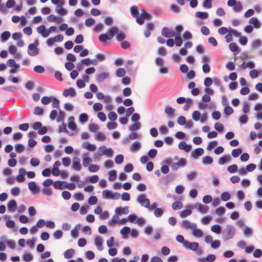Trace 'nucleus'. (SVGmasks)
I'll list each match as a JSON object with an SVG mask.
<instances>
[{"label": "nucleus", "instance_id": "obj_32", "mask_svg": "<svg viewBox=\"0 0 262 262\" xmlns=\"http://www.w3.org/2000/svg\"><path fill=\"white\" fill-rule=\"evenodd\" d=\"M75 254V250L73 249H69L64 252V257L66 259L71 258Z\"/></svg>", "mask_w": 262, "mask_h": 262}, {"label": "nucleus", "instance_id": "obj_36", "mask_svg": "<svg viewBox=\"0 0 262 262\" xmlns=\"http://www.w3.org/2000/svg\"><path fill=\"white\" fill-rule=\"evenodd\" d=\"M242 230L243 231L244 235L246 236H250L252 235L253 233L252 229L250 228L247 226H245L244 228H243Z\"/></svg>", "mask_w": 262, "mask_h": 262}, {"label": "nucleus", "instance_id": "obj_57", "mask_svg": "<svg viewBox=\"0 0 262 262\" xmlns=\"http://www.w3.org/2000/svg\"><path fill=\"white\" fill-rule=\"evenodd\" d=\"M112 192L109 190L106 189L103 191L102 195L104 199H111Z\"/></svg>", "mask_w": 262, "mask_h": 262}, {"label": "nucleus", "instance_id": "obj_50", "mask_svg": "<svg viewBox=\"0 0 262 262\" xmlns=\"http://www.w3.org/2000/svg\"><path fill=\"white\" fill-rule=\"evenodd\" d=\"M191 213H192V211L191 210L185 209V210H182L180 212V216L182 218H185V217L188 216V215H190L191 214Z\"/></svg>", "mask_w": 262, "mask_h": 262}, {"label": "nucleus", "instance_id": "obj_47", "mask_svg": "<svg viewBox=\"0 0 262 262\" xmlns=\"http://www.w3.org/2000/svg\"><path fill=\"white\" fill-rule=\"evenodd\" d=\"M109 180L110 181H114L117 177V171L116 170H112L108 172Z\"/></svg>", "mask_w": 262, "mask_h": 262}, {"label": "nucleus", "instance_id": "obj_28", "mask_svg": "<svg viewBox=\"0 0 262 262\" xmlns=\"http://www.w3.org/2000/svg\"><path fill=\"white\" fill-rule=\"evenodd\" d=\"M23 259L26 262H30L33 260V256L31 253L25 251L23 255Z\"/></svg>", "mask_w": 262, "mask_h": 262}, {"label": "nucleus", "instance_id": "obj_56", "mask_svg": "<svg viewBox=\"0 0 262 262\" xmlns=\"http://www.w3.org/2000/svg\"><path fill=\"white\" fill-rule=\"evenodd\" d=\"M229 48L232 52H235L238 51V47L235 42L231 43L229 46Z\"/></svg>", "mask_w": 262, "mask_h": 262}, {"label": "nucleus", "instance_id": "obj_26", "mask_svg": "<svg viewBox=\"0 0 262 262\" xmlns=\"http://www.w3.org/2000/svg\"><path fill=\"white\" fill-rule=\"evenodd\" d=\"M109 76V74L107 72L100 73L97 76L96 80L97 82H101L104 79L107 78Z\"/></svg>", "mask_w": 262, "mask_h": 262}, {"label": "nucleus", "instance_id": "obj_46", "mask_svg": "<svg viewBox=\"0 0 262 262\" xmlns=\"http://www.w3.org/2000/svg\"><path fill=\"white\" fill-rule=\"evenodd\" d=\"M243 9V6L240 2H237L233 8V10L235 12H239Z\"/></svg>", "mask_w": 262, "mask_h": 262}, {"label": "nucleus", "instance_id": "obj_22", "mask_svg": "<svg viewBox=\"0 0 262 262\" xmlns=\"http://www.w3.org/2000/svg\"><path fill=\"white\" fill-rule=\"evenodd\" d=\"M82 147L92 151L95 150L96 148V146L94 144H92L88 141L84 142L82 144Z\"/></svg>", "mask_w": 262, "mask_h": 262}, {"label": "nucleus", "instance_id": "obj_42", "mask_svg": "<svg viewBox=\"0 0 262 262\" xmlns=\"http://www.w3.org/2000/svg\"><path fill=\"white\" fill-rule=\"evenodd\" d=\"M213 162L212 158L210 156H205L203 158L202 163L204 165H210Z\"/></svg>", "mask_w": 262, "mask_h": 262}, {"label": "nucleus", "instance_id": "obj_59", "mask_svg": "<svg viewBox=\"0 0 262 262\" xmlns=\"http://www.w3.org/2000/svg\"><path fill=\"white\" fill-rule=\"evenodd\" d=\"M242 152V149L241 148L234 149L232 151V156L234 158L238 157L240 154Z\"/></svg>", "mask_w": 262, "mask_h": 262}, {"label": "nucleus", "instance_id": "obj_52", "mask_svg": "<svg viewBox=\"0 0 262 262\" xmlns=\"http://www.w3.org/2000/svg\"><path fill=\"white\" fill-rule=\"evenodd\" d=\"M65 115H66L65 113L59 109V115L57 117V118H56L57 121V122L62 121V123H63V120L65 117Z\"/></svg>", "mask_w": 262, "mask_h": 262}, {"label": "nucleus", "instance_id": "obj_48", "mask_svg": "<svg viewBox=\"0 0 262 262\" xmlns=\"http://www.w3.org/2000/svg\"><path fill=\"white\" fill-rule=\"evenodd\" d=\"M141 126L140 122H135L132 125L130 126L129 129L131 131L137 130L140 128Z\"/></svg>", "mask_w": 262, "mask_h": 262}, {"label": "nucleus", "instance_id": "obj_45", "mask_svg": "<svg viewBox=\"0 0 262 262\" xmlns=\"http://www.w3.org/2000/svg\"><path fill=\"white\" fill-rule=\"evenodd\" d=\"M130 232V228L129 227H124L120 231V233L123 235L124 238H126L125 236Z\"/></svg>", "mask_w": 262, "mask_h": 262}, {"label": "nucleus", "instance_id": "obj_41", "mask_svg": "<svg viewBox=\"0 0 262 262\" xmlns=\"http://www.w3.org/2000/svg\"><path fill=\"white\" fill-rule=\"evenodd\" d=\"M11 34L9 31H6L3 32L1 34L2 41H7L10 37Z\"/></svg>", "mask_w": 262, "mask_h": 262}, {"label": "nucleus", "instance_id": "obj_25", "mask_svg": "<svg viewBox=\"0 0 262 262\" xmlns=\"http://www.w3.org/2000/svg\"><path fill=\"white\" fill-rule=\"evenodd\" d=\"M95 244L99 251H102L103 249L102 239L100 237L97 236L95 238Z\"/></svg>", "mask_w": 262, "mask_h": 262}, {"label": "nucleus", "instance_id": "obj_18", "mask_svg": "<svg viewBox=\"0 0 262 262\" xmlns=\"http://www.w3.org/2000/svg\"><path fill=\"white\" fill-rule=\"evenodd\" d=\"M115 212L119 215L127 214L129 213L128 207L125 206L124 207H119L116 208Z\"/></svg>", "mask_w": 262, "mask_h": 262}, {"label": "nucleus", "instance_id": "obj_13", "mask_svg": "<svg viewBox=\"0 0 262 262\" xmlns=\"http://www.w3.org/2000/svg\"><path fill=\"white\" fill-rule=\"evenodd\" d=\"M89 153H84L82 155V165L84 167H86L92 162V159L88 157Z\"/></svg>", "mask_w": 262, "mask_h": 262}, {"label": "nucleus", "instance_id": "obj_15", "mask_svg": "<svg viewBox=\"0 0 262 262\" xmlns=\"http://www.w3.org/2000/svg\"><path fill=\"white\" fill-rule=\"evenodd\" d=\"M195 223H191L186 220H183L181 222L182 227L186 229H190L192 230V228H195Z\"/></svg>", "mask_w": 262, "mask_h": 262}, {"label": "nucleus", "instance_id": "obj_58", "mask_svg": "<svg viewBox=\"0 0 262 262\" xmlns=\"http://www.w3.org/2000/svg\"><path fill=\"white\" fill-rule=\"evenodd\" d=\"M88 120V115L85 113H82L79 116V121L81 123H85Z\"/></svg>", "mask_w": 262, "mask_h": 262}, {"label": "nucleus", "instance_id": "obj_19", "mask_svg": "<svg viewBox=\"0 0 262 262\" xmlns=\"http://www.w3.org/2000/svg\"><path fill=\"white\" fill-rule=\"evenodd\" d=\"M174 177V175L173 174H169L165 177H163L161 180L160 182L164 185H167L168 183L172 181Z\"/></svg>", "mask_w": 262, "mask_h": 262}, {"label": "nucleus", "instance_id": "obj_44", "mask_svg": "<svg viewBox=\"0 0 262 262\" xmlns=\"http://www.w3.org/2000/svg\"><path fill=\"white\" fill-rule=\"evenodd\" d=\"M95 139L98 141H104L105 140V136L101 132H97L95 135Z\"/></svg>", "mask_w": 262, "mask_h": 262}, {"label": "nucleus", "instance_id": "obj_54", "mask_svg": "<svg viewBox=\"0 0 262 262\" xmlns=\"http://www.w3.org/2000/svg\"><path fill=\"white\" fill-rule=\"evenodd\" d=\"M124 160V157L122 155L119 154L116 156L115 161L117 164H121L123 163Z\"/></svg>", "mask_w": 262, "mask_h": 262}, {"label": "nucleus", "instance_id": "obj_1", "mask_svg": "<svg viewBox=\"0 0 262 262\" xmlns=\"http://www.w3.org/2000/svg\"><path fill=\"white\" fill-rule=\"evenodd\" d=\"M116 33H117L116 39L118 41L123 40L126 37L125 34L123 31H119L117 27L113 26L109 29L105 33L101 34L99 36V40L100 42L105 43L107 40H111Z\"/></svg>", "mask_w": 262, "mask_h": 262}, {"label": "nucleus", "instance_id": "obj_4", "mask_svg": "<svg viewBox=\"0 0 262 262\" xmlns=\"http://www.w3.org/2000/svg\"><path fill=\"white\" fill-rule=\"evenodd\" d=\"M137 200L141 206L147 208L149 207L150 201L148 199L146 198V195L145 194L142 193L139 195Z\"/></svg>", "mask_w": 262, "mask_h": 262}, {"label": "nucleus", "instance_id": "obj_24", "mask_svg": "<svg viewBox=\"0 0 262 262\" xmlns=\"http://www.w3.org/2000/svg\"><path fill=\"white\" fill-rule=\"evenodd\" d=\"M37 31L38 33L41 34L43 37H47L48 36L47 30H46L44 25H40L37 28Z\"/></svg>", "mask_w": 262, "mask_h": 262}, {"label": "nucleus", "instance_id": "obj_16", "mask_svg": "<svg viewBox=\"0 0 262 262\" xmlns=\"http://www.w3.org/2000/svg\"><path fill=\"white\" fill-rule=\"evenodd\" d=\"M63 1H61L60 4L57 5L55 8V11L62 15H65L67 13V11L62 7Z\"/></svg>", "mask_w": 262, "mask_h": 262}, {"label": "nucleus", "instance_id": "obj_6", "mask_svg": "<svg viewBox=\"0 0 262 262\" xmlns=\"http://www.w3.org/2000/svg\"><path fill=\"white\" fill-rule=\"evenodd\" d=\"M184 246L186 249H190L192 251H195L199 247V245L196 242H189L188 241H185L184 243Z\"/></svg>", "mask_w": 262, "mask_h": 262}, {"label": "nucleus", "instance_id": "obj_12", "mask_svg": "<svg viewBox=\"0 0 262 262\" xmlns=\"http://www.w3.org/2000/svg\"><path fill=\"white\" fill-rule=\"evenodd\" d=\"M66 181H56L53 183V186L55 189L63 190L66 189Z\"/></svg>", "mask_w": 262, "mask_h": 262}, {"label": "nucleus", "instance_id": "obj_9", "mask_svg": "<svg viewBox=\"0 0 262 262\" xmlns=\"http://www.w3.org/2000/svg\"><path fill=\"white\" fill-rule=\"evenodd\" d=\"M72 168L74 170L79 171L81 169L80 159L78 157H74L72 161Z\"/></svg>", "mask_w": 262, "mask_h": 262}, {"label": "nucleus", "instance_id": "obj_49", "mask_svg": "<svg viewBox=\"0 0 262 262\" xmlns=\"http://www.w3.org/2000/svg\"><path fill=\"white\" fill-rule=\"evenodd\" d=\"M100 169L99 166L95 164H91L89 166V170L91 172H96Z\"/></svg>", "mask_w": 262, "mask_h": 262}, {"label": "nucleus", "instance_id": "obj_53", "mask_svg": "<svg viewBox=\"0 0 262 262\" xmlns=\"http://www.w3.org/2000/svg\"><path fill=\"white\" fill-rule=\"evenodd\" d=\"M106 147L105 146H101L99 148L97 152V154L98 156H101L105 155V152L106 150Z\"/></svg>", "mask_w": 262, "mask_h": 262}, {"label": "nucleus", "instance_id": "obj_20", "mask_svg": "<svg viewBox=\"0 0 262 262\" xmlns=\"http://www.w3.org/2000/svg\"><path fill=\"white\" fill-rule=\"evenodd\" d=\"M249 23L253 25V27L256 29L259 28L261 26V23L256 17L251 18L249 20Z\"/></svg>", "mask_w": 262, "mask_h": 262}, {"label": "nucleus", "instance_id": "obj_21", "mask_svg": "<svg viewBox=\"0 0 262 262\" xmlns=\"http://www.w3.org/2000/svg\"><path fill=\"white\" fill-rule=\"evenodd\" d=\"M11 216L9 215H6L4 219L6 221V226L9 228H13L15 227V222L12 220H10Z\"/></svg>", "mask_w": 262, "mask_h": 262}, {"label": "nucleus", "instance_id": "obj_55", "mask_svg": "<svg viewBox=\"0 0 262 262\" xmlns=\"http://www.w3.org/2000/svg\"><path fill=\"white\" fill-rule=\"evenodd\" d=\"M227 170L231 173H235L237 171V166L236 164L229 166L227 168Z\"/></svg>", "mask_w": 262, "mask_h": 262}, {"label": "nucleus", "instance_id": "obj_64", "mask_svg": "<svg viewBox=\"0 0 262 262\" xmlns=\"http://www.w3.org/2000/svg\"><path fill=\"white\" fill-rule=\"evenodd\" d=\"M34 71L37 73H43L45 71V68L43 66L38 65L34 68Z\"/></svg>", "mask_w": 262, "mask_h": 262}, {"label": "nucleus", "instance_id": "obj_30", "mask_svg": "<svg viewBox=\"0 0 262 262\" xmlns=\"http://www.w3.org/2000/svg\"><path fill=\"white\" fill-rule=\"evenodd\" d=\"M16 205V202L14 200H10L7 204L8 208L9 211L11 212H13L15 210V207Z\"/></svg>", "mask_w": 262, "mask_h": 262}, {"label": "nucleus", "instance_id": "obj_62", "mask_svg": "<svg viewBox=\"0 0 262 262\" xmlns=\"http://www.w3.org/2000/svg\"><path fill=\"white\" fill-rule=\"evenodd\" d=\"M62 235H63V232H62V231L61 230H56L53 233L54 237L55 239H60V238H61V237L62 236Z\"/></svg>", "mask_w": 262, "mask_h": 262}, {"label": "nucleus", "instance_id": "obj_34", "mask_svg": "<svg viewBox=\"0 0 262 262\" xmlns=\"http://www.w3.org/2000/svg\"><path fill=\"white\" fill-rule=\"evenodd\" d=\"M175 110L170 106H166L165 108V113L170 117H173Z\"/></svg>", "mask_w": 262, "mask_h": 262}, {"label": "nucleus", "instance_id": "obj_37", "mask_svg": "<svg viewBox=\"0 0 262 262\" xmlns=\"http://www.w3.org/2000/svg\"><path fill=\"white\" fill-rule=\"evenodd\" d=\"M80 224L77 225L73 229L71 230V234L74 238H77L78 235V230L80 229Z\"/></svg>", "mask_w": 262, "mask_h": 262}, {"label": "nucleus", "instance_id": "obj_43", "mask_svg": "<svg viewBox=\"0 0 262 262\" xmlns=\"http://www.w3.org/2000/svg\"><path fill=\"white\" fill-rule=\"evenodd\" d=\"M231 198V195L228 192H224L221 195V199L224 202L229 200Z\"/></svg>", "mask_w": 262, "mask_h": 262}, {"label": "nucleus", "instance_id": "obj_31", "mask_svg": "<svg viewBox=\"0 0 262 262\" xmlns=\"http://www.w3.org/2000/svg\"><path fill=\"white\" fill-rule=\"evenodd\" d=\"M141 148V144L139 141H135L133 143L130 147L132 151H136L139 150Z\"/></svg>", "mask_w": 262, "mask_h": 262}, {"label": "nucleus", "instance_id": "obj_29", "mask_svg": "<svg viewBox=\"0 0 262 262\" xmlns=\"http://www.w3.org/2000/svg\"><path fill=\"white\" fill-rule=\"evenodd\" d=\"M192 230L193 235L195 237H201L203 235V231L200 229H197L196 224H195V228H192Z\"/></svg>", "mask_w": 262, "mask_h": 262}, {"label": "nucleus", "instance_id": "obj_14", "mask_svg": "<svg viewBox=\"0 0 262 262\" xmlns=\"http://www.w3.org/2000/svg\"><path fill=\"white\" fill-rule=\"evenodd\" d=\"M63 95L67 97L68 96H70L72 97H74L76 95V92L75 90L73 88H70L68 89H66L63 91Z\"/></svg>", "mask_w": 262, "mask_h": 262}, {"label": "nucleus", "instance_id": "obj_17", "mask_svg": "<svg viewBox=\"0 0 262 262\" xmlns=\"http://www.w3.org/2000/svg\"><path fill=\"white\" fill-rule=\"evenodd\" d=\"M179 148L186 152H189L191 149V145L187 144L185 141H181L179 144Z\"/></svg>", "mask_w": 262, "mask_h": 262}, {"label": "nucleus", "instance_id": "obj_60", "mask_svg": "<svg viewBox=\"0 0 262 262\" xmlns=\"http://www.w3.org/2000/svg\"><path fill=\"white\" fill-rule=\"evenodd\" d=\"M213 0H204L202 4L203 7L206 9L211 8L212 6L211 2Z\"/></svg>", "mask_w": 262, "mask_h": 262}, {"label": "nucleus", "instance_id": "obj_10", "mask_svg": "<svg viewBox=\"0 0 262 262\" xmlns=\"http://www.w3.org/2000/svg\"><path fill=\"white\" fill-rule=\"evenodd\" d=\"M194 207L200 212L203 214L206 213L209 209V207L207 206L203 205L199 203H195Z\"/></svg>", "mask_w": 262, "mask_h": 262}, {"label": "nucleus", "instance_id": "obj_38", "mask_svg": "<svg viewBox=\"0 0 262 262\" xmlns=\"http://www.w3.org/2000/svg\"><path fill=\"white\" fill-rule=\"evenodd\" d=\"M183 207V204L180 201H175L172 204V208L174 210L181 209Z\"/></svg>", "mask_w": 262, "mask_h": 262}, {"label": "nucleus", "instance_id": "obj_40", "mask_svg": "<svg viewBox=\"0 0 262 262\" xmlns=\"http://www.w3.org/2000/svg\"><path fill=\"white\" fill-rule=\"evenodd\" d=\"M230 159L231 158L229 155L222 157L219 160V164L220 165H223L225 164L226 162L229 161Z\"/></svg>", "mask_w": 262, "mask_h": 262}, {"label": "nucleus", "instance_id": "obj_5", "mask_svg": "<svg viewBox=\"0 0 262 262\" xmlns=\"http://www.w3.org/2000/svg\"><path fill=\"white\" fill-rule=\"evenodd\" d=\"M187 161L185 158L181 159L178 162L173 163L171 165V169L173 171L177 170L180 167L186 166Z\"/></svg>", "mask_w": 262, "mask_h": 262}, {"label": "nucleus", "instance_id": "obj_63", "mask_svg": "<svg viewBox=\"0 0 262 262\" xmlns=\"http://www.w3.org/2000/svg\"><path fill=\"white\" fill-rule=\"evenodd\" d=\"M224 111L225 114L227 116L231 115L233 112L232 108L229 105L225 106Z\"/></svg>", "mask_w": 262, "mask_h": 262}, {"label": "nucleus", "instance_id": "obj_8", "mask_svg": "<svg viewBox=\"0 0 262 262\" xmlns=\"http://www.w3.org/2000/svg\"><path fill=\"white\" fill-rule=\"evenodd\" d=\"M28 188L33 194H38L40 191V188L34 181L28 183Z\"/></svg>", "mask_w": 262, "mask_h": 262}, {"label": "nucleus", "instance_id": "obj_39", "mask_svg": "<svg viewBox=\"0 0 262 262\" xmlns=\"http://www.w3.org/2000/svg\"><path fill=\"white\" fill-rule=\"evenodd\" d=\"M126 74V71L124 69L122 68H119L117 69L116 72V75L118 77H123Z\"/></svg>", "mask_w": 262, "mask_h": 262}, {"label": "nucleus", "instance_id": "obj_35", "mask_svg": "<svg viewBox=\"0 0 262 262\" xmlns=\"http://www.w3.org/2000/svg\"><path fill=\"white\" fill-rule=\"evenodd\" d=\"M208 16V13L206 12L198 11L195 13V16L201 19H206Z\"/></svg>", "mask_w": 262, "mask_h": 262}, {"label": "nucleus", "instance_id": "obj_23", "mask_svg": "<svg viewBox=\"0 0 262 262\" xmlns=\"http://www.w3.org/2000/svg\"><path fill=\"white\" fill-rule=\"evenodd\" d=\"M216 257L214 254H210L205 258H201L199 259V262H213L215 260Z\"/></svg>", "mask_w": 262, "mask_h": 262}, {"label": "nucleus", "instance_id": "obj_27", "mask_svg": "<svg viewBox=\"0 0 262 262\" xmlns=\"http://www.w3.org/2000/svg\"><path fill=\"white\" fill-rule=\"evenodd\" d=\"M204 149L202 148H196L192 152V156L194 158H197L199 157L202 156L204 154Z\"/></svg>", "mask_w": 262, "mask_h": 262}, {"label": "nucleus", "instance_id": "obj_11", "mask_svg": "<svg viewBox=\"0 0 262 262\" xmlns=\"http://www.w3.org/2000/svg\"><path fill=\"white\" fill-rule=\"evenodd\" d=\"M174 32L170 31L167 27H164L162 30V35L166 38L172 37L175 35Z\"/></svg>", "mask_w": 262, "mask_h": 262}, {"label": "nucleus", "instance_id": "obj_2", "mask_svg": "<svg viewBox=\"0 0 262 262\" xmlns=\"http://www.w3.org/2000/svg\"><path fill=\"white\" fill-rule=\"evenodd\" d=\"M235 234L234 227L231 225H227L223 231L222 238L224 241L232 238Z\"/></svg>", "mask_w": 262, "mask_h": 262}, {"label": "nucleus", "instance_id": "obj_7", "mask_svg": "<svg viewBox=\"0 0 262 262\" xmlns=\"http://www.w3.org/2000/svg\"><path fill=\"white\" fill-rule=\"evenodd\" d=\"M144 18L149 19L150 18V15L145 10H142L141 16H139V18H138L136 21L139 25H142L144 22Z\"/></svg>", "mask_w": 262, "mask_h": 262}, {"label": "nucleus", "instance_id": "obj_33", "mask_svg": "<svg viewBox=\"0 0 262 262\" xmlns=\"http://www.w3.org/2000/svg\"><path fill=\"white\" fill-rule=\"evenodd\" d=\"M130 13L132 15L136 18H139L140 15L137 8L136 6H132L130 8Z\"/></svg>", "mask_w": 262, "mask_h": 262}, {"label": "nucleus", "instance_id": "obj_51", "mask_svg": "<svg viewBox=\"0 0 262 262\" xmlns=\"http://www.w3.org/2000/svg\"><path fill=\"white\" fill-rule=\"evenodd\" d=\"M3 90L5 91L10 92L12 93L17 91L18 89L16 86H7L3 88Z\"/></svg>", "mask_w": 262, "mask_h": 262}, {"label": "nucleus", "instance_id": "obj_3", "mask_svg": "<svg viewBox=\"0 0 262 262\" xmlns=\"http://www.w3.org/2000/svg\"><path fill=\"white\" fill-rule=\"evenodd\" d=\"M39 44L38 40H36L34 43L29 45L27 53L31 56H35L38 54V49L37 46Z\"/></svg>", "mask_w": 262, "mask_h": 262}, {"label": "nucleus", "instance_id": "obj_61", "mask_svg": "<svg viewBox=\"0 0 262 262\" xmlns=\"http://www.w3.org/2000/svg\"><path fill=\"white\" fill-rule=\"evenodd\" d=\"M200 117L201 114L199 111H195L193 112L192 115V118L194 121H199L200 119Z\"/></svg>", "mask_w": 262, "mask_h": 262}]
</instances>
